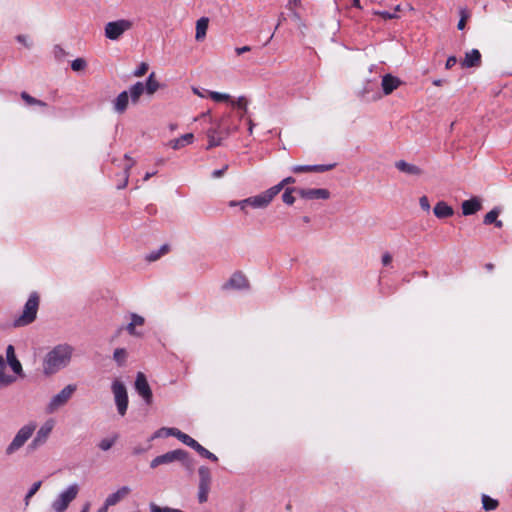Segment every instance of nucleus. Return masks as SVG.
I'll list each match as a JSON object with an SVG mask.
<instances>
[{"instance_id":"obj_51","label":"nucleus","mask_w":512,"mask_h":512,"mask_svg":"<svg viewBox=\"0 0 512 512\" xmlns=\"http://www.w3.org/2000/svg\"><path fill=\"white\" fill-rule=\"evenodd\" d=\"M419 205L425 211H429L430 210V203H429V199H428L427 196L420 197Z\"/></svg>"},{"instance_id":"obj_56","label":"nucleus","mask_w":512,"mask_h":512,"mask_svg":"<svg viewBox=\"0 0 512 512\" xmlns=\"http://www.w3.org/2000/svg\"><path fill=\"white\" fill-rule=\"evenodd\" d=\"M465 24H466V15H465V11L464 10H461V19L459 20L458 22V25H457V28L459 30H463L464 27H465Z\"/></svg>"},{"instance_id":"obj_3","label":"nucleus","mask_w":512,"mask_h":512,"mask_svg":"<svg viewBox=\"0 0 512 512\" xmlns=\"http://www.w3.org/2000/svg\"><path fill=\"white\" fill-rule=\"evenodd\" d=\"M40 297L37 292H32L29 295L28 300L26 301L22 312L19 316L15 317L13 320V327H25L29 324L33 323L37 317V312L39 309Z\"/></svg>"},{"instance_id":"obj_24","label":"nucleus","mask_w":512,"mask_h":512,"mask_svg":"<svg viewBox=\"0 0 512 512\" xmlns=\"http://www.w3.org/2000/svg\"><path fill=\"white\" fill-rule=\"evenodd\" d=\"M481 209V202L477 198L465 200L462 203V213L465 216L473 215Z\"/></svg>"},{"instance_id":"obj_48","label":"nucleus","mask_w":512,"mask_h":512,"mask_svg":"<svg viewBox=\"0 0 512 512\" xmlns=\"http://www.w3.org/2000/svg\"><path fill=\"white\" fill-rule=\"evenodd\" d=\"M130 318H131L132 324L135 326H142L145 323L144 317H142L136 313H131Z\"/></svg>"},{"instance_id":"obj_5","label":"nucleus","mask_w":512,"mask_h":512,"mask_svg":"<svg viewBox=\"0 0 512 512\" xmlns=\"http://www.w3.org/2000/svg\"><path fill=\"white\" fill-rule=\"evenodd\" d=\"M134 27V21L130 19H117L107 22L104 26V36L111 41H118L124 33Z\"/></svg>"},{"instance_id":"obj_8","label":"nucleus","mask_w":512,"mask_h":512,"mask_svg":"<svg viewBox=\"0 0 512 512\" xmlns=\"http://www.w3.org/2000/svg\"><path fill=\"white\" fill-rule=\"evenodd\" d=\"M198 475H199V484H198L197 498H198V502L200 504H203V503L207 502L208 495H209L210 488H211V482H212L211 471L208 467L201 466L198 469Z\"/></svg>"},{"instance_id":"obj_14","label":"nucleus","mask_w":512,"mask_h":512,"mask_svg":"<svg viewBox=\"0 0 512 512\" xmlns=\"http://www.w3.org/2000/svg\"><path fill=\"white\" fill-rule=\"evenodd\" d=\"M249 287V282L242 272H235L222 285L223 290H243Z\"/></svg>"},{"instance_id":"obj_46","label":"nucleus","mask_w":512,"mask_h":512,"mask_svg":"<svg viewBox=\"0 0 512 512\" xmlns=\"http://www.w3.org/2000/svg\"><path fill=\"white\" fill-rule=\"evenodd\" d=\"M53 54L57 60H62L67 55V52L60 45H55L53 48Z\"/></svg>"},{"instance_id":"obj_29","label":"nucleus","mask_w":512,"mask_h":512,"mask_svg":"<svg viewBox=\"0 0 512 512\" xmlns=\"http://www.w3.org/2000/svg\"><path fill=\"white\" fill-rule=\"evenodd\" d=\"M169 245L164 244L159 249L151 251L145 256V260L148 262H154L160 259L163 255L169 252Z\"/></svg>"},{"instance_id":"obj_7","label":"nucleus","mask_w":512,"mask_h":512,"mask_svg":"<svg viewBox=\"0 0 512 512\" xmlns=\"http://www.w3.org/2000/svg\"><path fill=\"white\" fill-rule=\"evenodd\" d=\"M75 391L76 385L69 384L65 386L59 393L51 398L45 408L46 413H55L57 410L63 407L70 400Z\"/></svg>"},{"instance_id":"obj_42","label":"nucleus","mask_w":512,"mask_h":512,"mask_svg":"<svg viewBox=\"0 0 512 512\" xmlns=\"http://www.w3.org/2000/svg\"><path fill=\"white\" fill-rule=\"evenodd\" d=\"M178 440H180L183 444L187 445L188 447H190L192 449L194 448V446L197 443V441L195 439H193L192 437H190L189 435H187L183 432H180Z\"/></svg>"},{"instance_id":"obj_16","label":"nucleus","mask_w":512,"mask_h":512,"mask_svg":"<svg viewBox=\"0 0 512 512\" xmlns=\"http://www.w3.org/2000/svg\"><path fill=\"white\" fill-rule=\"evenodd\" d=\"M6 360L15 374L23 376L22 365L15 355V349L13 345H8L6 348Z\"/></svg>"},{"instance_id":"obj_28","label":"nucleus","mask_w":512,"mask_h":512,"mask_svg":"<svg viewBox=\"0 0 512 512\" xmlns=\"http://www.w3.org/2000/svg\"><path fill=\"white\" fill-rule=\"evenodd\" d=\"M145 92V86H144V83L142 82H136L135 84H133L129 91H128V95L129 97L131 98V101L133 104H136L138 101H139V98L141 97V95Z\"/></svg>"},{"instance_id":"obj_27","label":"nucleus","mask_w":512,"mask_h":512,"mask_svg":"<svg viewBox=\"0 0 512 512\" xmlns=\"http://www.w3.org/2000/svg\"><path fill=\"white\" fill-rule=\"evenodd\" d=\"M501 213V209L499 207L493 208L491 211H489L485 216L483 223L485 225L495 224L497 228L503 227V222L501 220H498V216Z\"/></svg>"},{"instance_id":"obj_57","label":"nucleus","mask_w":512,"mask_h":512,"mask_svg":"<svg viewBox=\"0 0 512 512\" xmlns=\"http://www.w3.org/2000/svg\"><path fill=\"white\" fill-rule=\"evenodd\" d=\"M457 63V58L455 56H450L446 60V68L451 69Z\"/></svg>"},{"instance_id":"obj_26","label":"nucleus","mask_w":512,"mask_h":512,"mask_svg":"<svg viewBox=\"0 0 512 512\" xmlns=\"http://www.w3.org/2000/svg\"><path fill=\"white\" fill-rule=\"evenodd\" d=\"M209 25V18L208 17H201L196 22V34L195 39L196 41H203L206 37L207 30Z\"/></svg>"},{"instance_id":"obj_53","label":"nucleus","mask_w":512,"mask_h":512,"mask_svg":"<svg viewBox=\"0 0 512 512\" xmlns=\"http://www.w3.org/2000/svg\"><path fill=\"white\" fill-rule=\"evenodd\" d=\"M126 331L129 335L132 336H140L141 333L136 331V326L132 324V322L128 323V325L125 327Z\"/></svg>"},{"instance_id":"obj_47","label":"nucleus","mask_w":512,"mask_h":512,"mask_svg":"<svg viewBox=\"0 0 512 512\" xmlns=\"http://www.w3.org/2000/svg\"><path fill=\"white\" fill-rule=\"evenodd\" d=\"M293 173L312 172V165H295L291 168Z\"/></svg>"},{"instance_id":"obj_12","label":"nucleus","mask_w":512,"mask_h":512,"mask_svg":"<svg viewBox=\"0 0 512 512\" xmlns=\"http://www.w3.org/2000/svg\"><path fill=\"white\" fill-rule=\"evenodd\" d=\"M275 197L274 191L269 188L258 195L246 198V202L249 203V207L254 209H265Z\"/></svg>"},{"instance_id":"obj_44","label":"nucleus","mask_w":512,"mask_h":512,"mask_svg":"<svg viewBox=\"0 0 512 512\" xmlns=\"http://www.w3.org/2000/svg\"><path fill=\"white\" fill-rule=\"evenodd\" d=\"M16 41L20 44L24 45L27 49L32 48L33 42L29 39L27 35L19 34L16 36Z\"/></svg>"},{"instance_id":"obj_34","label":"nucleus","mask_w":512,"mask_h":512,"mask_svg":"<svg viewBox=\"0 0 512 512\" xmlns=\"http://www.w3.org/2000/svg\"><path fill=\"white\" fill-rule=\"evenodd\" d=\"M21 98L23 99V101H25L26 104L28 105H38L40 107H46L47 104L45 102H43L42 100H39V99H36L35 97H32L30 94H28L27 92H22L20 94Z\"/></svg>"},{"instance_id":"obj_58","label":"nucleus","mask_w":512,"mask_h":512,"mask_svg":"<svg viewBox=\"0 0 512 512\" xmlns=\"http://www.w3.org/2000/svg\"><path fill=\"white\" fill-rule=\"evenodd\" d=\"M391 262H392V256H391V254H390V253H388V252H387V253H384V254L382 255V264H383L384 266H387V265H389Z\"/></svg>"},{"instance_id":"obj_60","label":"nucleus","mask_w":512,"mask_h":512,"mask_svg":"<svg viewBox=\"0 0 512 512\" xmlns=\"http://www.w3.org/2000/svg\"><path fill=\"white\" fill-rule=\"evenodd\" d=\"M249 51H251V47L250 46H243V47H238V48L235 49V52L238 55H241V54L249 52Z\"/></svg>"},{"instance_id":"obj_43","label":"nucleus","mask_w":512,"mask_h":512,"mask_svg":"<svg viewBox=\"0 0 512 512\" xmlns=\"http://www.w3.org/2000/svg\"><path fill=\"white\" fill-rule=\"evenodd\" d=\"M87 63L83 58H77L72 61L71 68L73 71L78 72L86 67Z\"/></svg>"},{"instance_id":"obj_13","label":"nucleus","mask_w":512,"mask_h":512,"mask_svg":"<svg viewBox=\"0 0 512 512\" xmlns=\"http://www.w3.org/2000/svg\"><path fill=\"white\" fill-rule=\"evenodd\" d=\"M135 390L143 398L147 405L152 404L153 394L146 376L142 372H138L135 380Z\"/></svg>"},{"instance_id":"obj_64","label":"nucleus","mask_w":512,"mask_h":512,"mask_svg":"<svg viewBox=\"0 0 512 512\" xmlns=\"http://www.w3.org/2000/svg\"><path fill=\"white\" fill-rule=\"evenodd\" d=\"M300 4V0H291L288 3V8L291 9L293 6H297Z\"/></svg>"},{"instance_id":"obj_37","label":"nucleus","mask_w":512,"mask_h":512,"mask_svg":"<svg viewBox=\"0 0 512 512\" xmlns=\"http://www.w3.org/2000/svg\"><path fill=\"white\" fill-rule=\"evenodd\" d=\"M247 104H248V101L244 96H240L236 101H232V105H234L242 110L240 118H243L244 116L247 115V113H248Z\"/></svg>"},{"instance_id":"obj_39","label":"nucleus","mask_w":512,"mask_h":512,"mask_svg":"<svg viewBox=\"0 0 512 512\" xmlns=\"http://www.w3.org/2000/svg\"><path fill=\"white\" fill-rule=\"evenodd\" d=\"M150 512H185L183 510L177 509V508H171L168 506L161 507L155 503H150L149 505Z\"/></svg>"},{"instance_id":"obj_63","label":"nucleus","mask_w":512,"mask_h":512,"mask_svg":"<svg viewBox=\"0 0 512 512\" xmlns=\"http://www.w3.org/2000/svg\"><path fill=\"white\" fill-rule=\"evenodd\" d=\"M193 449L195 451H197L200 456L203 453V451L205 450V448L201 444H199L198 442L196 443V445L194 446Z\"/></svg>"},{"instance_id":"obj_11","label":"nucleus","mask_w":512,"mask_h":512,"mask_svg":"<svg viewBox=\"0 0 512 512\" xmlns=\"http://www.w3.org/2000/svg\"><path fill=\"white\" fill-rule=\"evenodd\" d=\"M187 457L188 452L182 449H176L155 457L150 462V467L154 469L160 465L170 464L175 461L185 462Z\"/></svg>"},{"instance_id":"obj_22","label":"nucleus","mask_w":512,"mask_h":512,"mask_svg":"<svg viewBox=\"0 0 512 512\" xmlns=\"http://www.w3.org/2000/svg\"><path fill=\"white\" fill-rule=\"evenodd\" d=\"M433 213L434 215L439 218V219H443V218H447V217H451L453 214H454V210L451 206H449L446 202L444 201H439L435 206H434V209H433Z\"/></svg>"},{"instance_id":"obj_1","label":"nucleus","mask_w":512,"mask_h":512,"mask_svg":"<svg viewBox=\"0 0 512 512\" xmlns=\"http://www.w3.org/2000/svg\"><path fill=\"white\" fill-rule=\"evenodd\" d=\"M74 348L67 344H58L47 352L42 362L45 376H52L66 368L72 359Z\"/></svg>"},{"instance_id":"obj_17","label":"nucleus","mask_w":512,"mask_h":512,"mask_svg":"<svg viewBox=\"0 0 512 512\" xmlns=\"http://www.w3.org/2000/svg\"><path fill=\"white\" fill-rule=\"evenodd\" d=\"M131 492L130 487L122 486L116 492L111 493L105 499L106 507H111L118 504L121 500L128 496Z\"/></svg>"},{"instance_id":"obj_15","label":"nucleus","mask_w":512,"mask_h":512,"mask_svg":"<svg viewBox=\"0 0 512 512\" xmlns=\"http://www.w3.org/2000/svg\"><path fill=\"white\" fill-rule=\"evenodd\" d=\"M296 193L303 199L315 200V199H329L330 192L324 188H300L296 190Z\"/></svg>"},{"instance_id":"obj_19","label":"nucleus","mask_w":512,"mask_h":512,"mask_svg":"<svg viewBox=\"0 0 512 512\" xmlns=\"http://www.w3.org/2000/svg\"><path fill=\"white\" fill-rule=\"evenodd\" d=\"M400 84L401 81L399 80V78L391 74L384 75L381 82L384 95L391 94L395 89L399 87Z\"/></svg>"},{"instance_id":"obj_45","label":"nucleus","mask_w":512,"mask_h":512,"mask_svg":"<svg viewBox=\"0 0 512 512\" xmlns=\"http://www.w3.org/2000/svg\"><path fill=\"white\" fill-rule=\"evenodd\" d=\"M335 167V164H319V165H312V172L322 173L329 171Z\"/></svg>"},{"instance_id":"obj_2","label":"nucleus","mask_w":512,"mask_h":512,"mask_svg":"<svg viewBox=\"0 0 512 512\" xmlns=\"http://www.w3.org/2000/svg\"><path fill=\"white\" fill-rule=\"evenodd\" d=\"M229 118V115H223L218 120L212 121L213 126L206 133L208 138L207 150L220 146L222 140L231 134L234 128L228 123Z\"/></svg>"},{"instance_id":"obj_9","label":"nucleus","mask_w":512,"mask_h":512,"mask_svg":"<svg viewBox=\"0 0 512 512\" xmlns=\"http://www.w3.org/2000/svg\"><path fill=\"white\" fill-rule=\"evenodd\" d=\"M111 389L114 395L117 411L119 415L124 416L127 412L129 402L127 389L125 385L119 380H114L112 382Z\"/></svg>"},{"instance_id":"obj_52","label":"nucleus","mask_w":512,"mask_h":512,"mask_svg":"<svg viewBox=\"0 0 512 512\" xmlns=\"http://www.w3.org/2000/svg\"><path fill=\"white\" fill-rule=\"evenodd\" d=\"M228 169V165H224L221 169L214 170L211 174L213 178L222 177Z\"/></svg>"},{"instance_id":"obj_31","label":"nucleus","mask_w":512,"mask_h":512,"mask_svg":"<svg viewBox=\"0 0 512 512\" xmlns=\"http://www.w3.org/2000/svg\"><path fill=\"white\" fill-rule=\"evenodd\" d=\"M180 430L177 429V428H166V427H163V428H160L159 430H157L154 435L152 436V439H155V438H159V437H162V436H174L178 439L179 435H180Z\"/></svg>"},{"instance_id":"obj_40","label":"nucleus","mask_w":512,"mask_h":512,"mask_svg":"<svg viewBox=\"0 0 512 512\" xmlns=\"http://www.w3.org/2000/svg\"><path fill=\"white\" fill-rule=\"evenodd\" d=\"M117 440V435H115L114 437L112 438H104L102 439L99 443H98V447L102 450V451H108L109 449H111V447L115 444Z\"/></svg>"},{"instance_id":"obj_25","label":"nucleus","mask_w":512,"mask_h":512,"mask_svg":"<svg viewBox=\"0 0 512 512\" xmlns=\"http://www.w3.org/2000/svg\"><path fill=\"white\" fill-rule=\"evenodd\" d=\"M194 135L192 133H187L182 135L179 138L173 139L169 142V146L174 150H179L186 145L193 143Z\"/></svg>"},{"instance_id":"obj_6","label":"nucleus","mask_w":512,"mask_h":512,"mask_svg":"<svg viewBox=\"0 0 512 512\" xmlns=\"http://www.w3.org/2000/svg\"><path fill=\"white\" fill-rule=\"evenodd\" d=\"M79 485L74 483L63 490L52 502L51 507L55 512H64L69 504L77 497Z\"/></svg>"},{"instance_id":"obj_41","label":"nucleus","mask_w":512,"mask_h":512,"mask_svg":"<svg viewBox=\"0 0 512 512\" xmlns=\"http://www.w3.org/2000/svg\"><path fill=\"white\" fill-rule=\"evenodd\" d=\"M208 96L216 102L229 101L231 98L229 94L220 93L216 91L208 92Z\"/></svg>"},{"instance_id":"obj_18","label":"nucleus","mask_w":512,"mask_h":512,"mask_svg":"<svg viewBox=\"0 0 512 512\" xmlns=\"http://www.w3.org/2000/svg\"><path fill=\"white\" fill-rule=\"evenodd\" d=\"M481 65V53L478 49H472L466 52L464 60L461 62L463 68L479 67Z\"/></svg>"},{"instance_id":"obj_35","label":"nucleus","mask_w":512,"mask_h":512,"mask_svg":"<svg viewBox=\"0 0 512 512\" xmlns=\"http://www.w3.org/2000/svg\"><path fill=\"white\" fill-rule=\"evenodd\" d=\"M299 188L297 187H291V188H286V190L284 191V193L282 194V200L285 204L287 205H292L294 204L295 202V197L293 196V193H296V190H298Z\"/></svg>"},{"instance_id":"obj_61","label":"nucleus","mask_w":512,"mask_h":512,"mask_svg":"<svg viewBox=\"0 0 512 512\" xmlns=\"http://www.w3.org/2000/svg\"><path fill=\"white\" fill-rule=\"evenodd\" d=\"M248 206H249V203L246 202V198L238 201L237 207H239L245 213H246V207H248Z\"/></svg>"},{"instance_id":"obj_23","label":"nucleus","mask_w":512,"mask_h":512,"mask_svg":"<svg viewBox=\"0 0 512 512\" xmlns=\"http://www.w3.org/2000/svg\"><path fill=\"white\" fill-rule=\"evenodd\" d=\"M6 362L4 357L0 355V389L5 388L15 382L16 378L6 372Z\"/></svg>"},{"instance_id":"obj_33","label":"nucleus","mask_w":512,"mask_h":512,"mask_svg":"<svg viewBox=\"0 0 512 512\" xmlns=\"http://www.w3.org/2000/svg\"><path fill=\"white\" fill-rule=\"evenodd\" d=\"M113 359L118 366H123L127 359V351L124 348H117L114 350Z\"/></svg>"},{"instance_id":"obj_50","label":"nucleus","mask_w":512,"mask_h":512,"mask_svg":"<svg viewBox=\"0 0 512 512\" xmlns=\"http://www.w3.org/2000/svg\"><path fill=\"white\" fill-rule=\"evenodd\" d=\"M148 71V64L142 62L139 67L134 71V76L141 77Z\"/></svg>"},{"instance_id":"obj_30","label":"nucleus","mask_w":512,"mask_h":512,"mask_svg":"<svg viewBox=\"0 0 512 512\" xmlns=\"http://www.w3.org/2000/svg\"><path fill=\"white\" fill-rule=\"evenodd\" d=\"M145 86V92L149 95H152L154 94L158 88H159V83L158 81L155 79V74L154 73H151L147 80H146V83L144 84Z\"/></svg>"},{"instance_id":"obj_49","label":"nucleus","mask_w":512,"mask_h":512,"mask_svg":"<svg viewBox=\"0 0 512 512\" xmlns=\"http://www.w3.org/2000/svg\"><path fill=\"white\" fill-rule=\"evenodd\" d=\"M376 15L382 17L383 19H395V18H398V15L395 14V13H392L390 11H387V10H383V11H375L374 12Z\"/></svg>"},{"instance_id":"obj_38","label":"nucleus","mask_w":512,"mask_h":512,"mask_svg":"<svg viewBox=\"0 0 512 512\" xmlns=\"http://www.w3.org/2000/svg\"><path fill=\"white\" fill-rule=\"evenodd\" d=\"M41 484H42L41 481H37V482L33 483L32 486L30 487V489L28 490V492L24 498V503H25L26 507L29 505L30 499L37 493V491L41 487Z\"/></svg>"},{"instance_id":"obj_10","label":"nucleus","mask_w":512,"mask_h":512,"mask_svg":"<svg viewBox=\"0 0 512 512\" xmlns=\"http://www.w3.org/2000/svg\"><path fill=\"white\" fill-rule=\"evenodd\" d=\"M54 427V422L52 420L46 421L36 432L35 437L27 446L28 453H32L42 447L48 440L52 429Z\"/></svg>"},{"instance_id":"obj_4","label":"nucleus","mask_w":512,"mask_h":512,"mask_svg":"<svg viewBox=\"0 0 512 512\" xmlns=\"http://www.w3.org/2000/svg\"><path fill=\"white\" fill-rule=\"evenodd\" d=\"M37 428V424L35 422H29L23 425L15 434L12 441L5 448V455L12 456L16 452H18L26 442L32 437L35 430Z\"/></svg>"},{"instance_id":"obj_59","label":"nucleus","mask_w":512,"mask_h":512,"mask_svg":"<svg viewBox=\"0 0 512 512\" xmlns=\"http://www.w3.org/2000/svg\"><path fill=\"white\" fill-rule=\"evenodd\" d=\"M146 450H147V449H146V448H144L143 446L138 445V446H135V447L133 448V454H134V455H140V454L145 453V452H146Z\"/></svg>"},{"instance_id":"obj_20","label":"nucleus","mask_w":512,"mask_h":512,"mask_svg":"<svg viewBox=\"0 0 512 512\" xmlns=\"http://www.w3.org/2000/svg\"><path fill=\"white\" fill-rule=\"evenodd\" d=\"M129 103L128 91H122L113 101V109L118 114H123Z\"/></svg>"},{"instance_id":"obj_36","label":"nucleus","mask_w":512,"mask_h":512,"mask_svg":"<svg viewBox=\"0 0 512 512\" xmlns=\"http://www.w3.org/2000/svg\"><path fill=\"white\" fill-rule=\"evenodd\" d=\"M293 183H295V178L289 176V177L284 178L277 185L270 187V188L272 191H274V195L277 196L286 185L293 184Z\"/></svg>"},{"instance_id":"obj_21","label":"nucleus","mask_w":512,"mask_h":512,"mask_svg":"<svg viewBox=\"0 0 512 512\" xmlns=\"http://www.w3.org/2000/svg\"><path fill=\"white\" fill-rule=\"evenodd\" d=\"M395 167L408 175L419 176L422 174V169L414 164H410L404 160H399L395 163Z\"/></svg>"},{"instance_id":"obj_32","label":"nucleus","mask_w":512,"mask_h":512,"mask_svg":"<svg viewBox=\"0 0 512 512\" xmlns=\"http://www.w3.org/2000/svg\"><path fill=\"white\" fill-rule=\"evenodd\" d=\"M482 505H483L484 510L493 511L498 507L499 503L496 499H493L490 496L483 494L482 495Z\"/></svg>"},{"instance_id":"obj_62","label":"nucleus","mask_w":512,"mask_h":512,"mask_svg":"<svg viewBox=\"0 0 512 512\" xmlns=\"http://www.w3.org/2000/svg\"><path fill=\"white\" fill-rule=\"evenodd\" d=\"M134 164V162H132L128 167H126L125 169V181L123 183V185H119L118 188L121 189V188H124L128 182V170L131 168V166Z\"/></svg>"},{"instance_id":"obj_54","label":"nucleus","mask_w":512,"mask_h":512,"mask_svg":"<svg viewBox=\"0 0 512 512\" xmlns=\"http://www.w3.org/2000/svg\"><path fill=\"white\" fill-rule=\"evenodd\" d=\"M201 456L204 457V458H207V459H209V460H211L213 462H217L218 461V457L215 454H213L212 452H210L209 450H207L206 448L203 451V453L201 454Z\"/></svg>"},{"instance_id":"obj_55","label":"nucleus","mask_w":512,"mask_h":512,"mask_svg":"<svg viewBox=\"0 0 512 512\" xmlns=\"http://www.w3.org/2000/svg\"><path fill=\"white\" fill-rule=\"evenodd\" d=\"M192 91L194 94H196L197 96L201 97V98H204L208 95V90L206 89H200V88H196V87H193L192 88Z\"/></svg>"}]
</instances>
